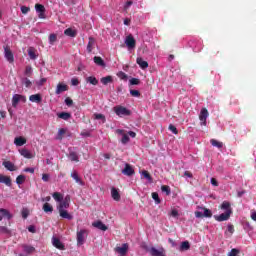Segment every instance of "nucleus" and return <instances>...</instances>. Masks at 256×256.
Masks as SVG:
<instances>
[{
  "label": "nucleus",
  "instance_id": "nucleus-13",
  "mask_svg": "<svg viewBox=\"0 0 256 256\" xmlns=\"http://www.w3.org/2000/svg\"><path fill=\"white\" fill-rule=\"evenodd\" d=\"M4 57L8 63H13L15 61V57L13 56V52L8 47L4 48Z\"/></svg>",
  "mask_w": 256,
  "mask_h": 256
},
{
  "label": "nucleus",
  "instance_id": "nucleus-46",
  "mask_svg": "<svg viewBox=\"0 0 256 256\" xmlns=\"http://www.w3.org/2000/svg\"><path fill=\"white\" fill-rule=\"evenodd\" d=\"M63 135H65V129L61 128V129L58 130V134L56 136V139L58 141H61V139H63Z\"/></svg>",
  "mask_w": 256,
  "mask_h": 256
},
{
  "label": "nucleus",
  "instance_id": "nucleus-31",
  "mask_svg": "<svg viewBox=\"0 0 256 256\" xmlns=\"http://www.w3.org/2000/svg\"><path fill=\"white\" fill-rule=\"evenodd\" d=\"M59 119H63V121H69V118L71 117V113L69 112H61L58 113Z\"/></svg>",
  "mask_w": 256,
  "mask_h": 256
},
{
  "label": "nucleus",
  "instance_id": "nucleus-57",
  "mask_svg": "<svg viewBox=\"0 0 256 256\" xmlns=\"http://www.w3.org/2000/svg\"><path fill=\"white\" fill-rule=\"evenodd\" d=\"M0 233L9 234V233H11V231H9V229L5 226H0Z\"/></svg>",
  "mask_w": 256,
  "mask_h": 256
},
{
  "label": "nucleus",
  "instance_id": "nucleus-10",
  "mask_svg": "<svg viewBox=\"0 0 256 256\" xmlns=\"http://www.w3.org/2000/svg\"><path fill=\"white\" fill-rule=\"evenodd\" d=\"M127 251H129V244L124 243L120 247L115 248V252L118 253L120 256L127 255Z\"/></svg>",
  "mask_w": 256,
  "mask_h": 256
},
{
  "label": "nucleus",
  "instance_id": "nucleus-30",
  "mask_svg": "<svg viewBox=\"0 0 256 256\" xmlns=\"http://www.w3.org/2000/svg\"><path fill=\"white\" fill-rule=\"evenodd\" d=\"M93 47H95V38L89 37V41H88V45H87L88 53H91V51H93Z\"/></svg>",
  "mask_w": 256,
  "mask_h": 256
},
{
  "label": "nucleus",
  "instance_id": "nucleus-25",
  "mask_svg": "<svg viewBox=\"0 0 256 256\" xmlns=\"http://www.w3.org/2000/svg\"><path fill=\"white\" fill-rule=\"evenodd\" d=\"M29 101H31V103H41L42 98H41V94H33L29 97Z\"/></svg>",
  "mask_w": 256,
  "mask_h": 256
},
{
  "label": "nucleus",
  "instance_id": "nucleus-11",
  "mask_svg": "<svg viewBox=\"0 0 256 256\" xmlns=\"http://www.w3.org/2000/svg\"><path fill=\"white\" fill-rule=\"evenodd\" d=\"M35 10H36V13H38L39 19H46L45 6H43V4H36Z\"/></svg>",
  "mask_w": 256,
  "mask_h": 256
},
{
  "label": "nucleus",
  "instance_id": "nucleus-60",
  "mask_svg": "<svg viewBox=\"0 0 256 256\" xmlns=\"http://www.w3.org/2000/svg\"><path fill=\"white\" fill-rule=\"evenodd\" d=\"M210 183H211V185H213V187L219 186V183L217 182V179H215V178H211Z\"/></svg>",
  "mask_w": 256,
  "mask_h": 256
},
{
  "label": "nucleus",
  "instance_id": "nucleus-15",
  "mask_svg": "<svg viewBox=\"0 0 256 256\" xmlns=\"http://www.w3.org/2000/svg\"><path fill=\"white\" fill-rule=\"evenodd\" d=\"M122 174L126 175L127 177H131L132 175H135V170H133V167L129 164H125V168L122 170Z\"/></svg>",
  "mask_w": 256,
  "mask_h": 256
},
{
  "label": "nucleus",
  "instance_id": "nucleus-56",
  "mask_svg": "<svg viewBox=\"0 0 256 256\" xmlns=\"http://www.w3.org/2000/svg\"><path fill=\"white\" fill-rule=\"evenodd\" d=\"M117 75H118L119 79H123V80L127 79V74H125V72H123V71L118 72Z\"/></svg>",
  "mask_w": 256,
  "mask_h": 256
},
{
  "label": "nucleus",
  "instance_id": "nucleus-42",
  "mask_svg": "<svg viewBox=\"0 0 256 256\" xmlns=\"http://www.w3.org/2000/svg\"><path fill=\"white\" fill-rule=\"evenodd\" d=\"M24 74L26 75V77H31V75H33V67L26 66Z\"/></svg>",
  "mask_w": 256,
  "mask_h": 256
},
{
  "label": "nucleus",
  "instance_id": "nucleus-17",
  "mask_svg": "<svg viewBox=\"0 0 256 256\" xmlns=\"http://www.w3.org/2000/svg\"><path fill=\"white\" fill-rule=\"evenodd\" d=\"M25 143H27V139H25L22 136L16 137L14 139V145H16V147H23V145H25Z\"/></svg>",
  "mask_w": 256,
  "mask_h": 256
},
{
  "label": "nucleus",
  "instance_id": "nucleus-28",
  "mask_svg": "<svg viewBox=\"0 0 256 256\" xmlns=\"http://www.w3.org/2000/svg\"><path fill=\"white\" fill-rule=\"evenodd\" d=\"M8 171H15V164L11 161H4L2 164Z\"/></svg>",
  "mask_w": 256,
  "mask_h": 256
},
{
  "label": "nucleus",
  "instance_id": "nucleus-23",
  "mask_svg": "<svg viewBox=\"0 0 256 256\" xmlns=\"http://www.w3.org/2000/svg\"><path fill=\"white\" fill-rule=\"evenodd\" d=\"M64 91H67V85L59 83L56 87V95H61Z\"/></svg>",
  "mask_w": 256,
  "mask_h": 256
},
{
  "label": "nucleus",
  "instance_id": "nucleus-16",
  "mask_svg": "<svg viewBox=\"0 0 256 256\" xmlns=\"http://www.w3.org/2000/svg\"><path fill=\"white\" fill-rule=\"evenodd\" d=\"M3 217H6L8 220L11 219L13 216L9 212V210L5 208H0V221H3Z\"/></svg>",
  "mask_w": 256,
  "mask_h": 256
},
{
  "label": "nucleus",
  "instance_id": "nucleus-26",
  "mask_svg": "<svg viewBox=\"0 0 256 256\" xmlns=\"http://www.w3.org/2000/svg\"><path fill=\"white\" fill-rule=\"evenodd\" d=\"M71 177L72 179H74V181H76V183H78V185H81V186L85 185V183L81 181V178H79V174L77 173V171H73L71 173Z\"/></svg>",
  "mask_w": 256,
  "mask_h": 256
},
{
  "label": "nucleus",
  "instance_id": "nucleus-21",
  "mask_svg": "<svg viewBox=\"0 0 256 256\" xmlns=\"http://www.w3.org/2000/svg\"><path fill=\"white\" fill-rule=\"evenodd\" d=\"M136 63L139 65L140 69H147V67H149V63H147V61L143 60L141 57L136 59Z\"/></svg>",
  "mask_w": 256,
  "mask_h": 256
},
{
  "label": "nucleus",
  "instance_id": "nucleus-20",
  "mask_svg": "<svg viewBox=\"0 0 256 256\" xmlns=\"http://www.w3.org/2000/svg\"><path fill=\"white\" fill-rule=\"evenodd\" d=\"M20 155L24 157L25 159H33V154L25 148L19 150Z\"/></svg>",
  "mask_w": 256,
  "mask_h": 256
},
{
  "label": "nucleus",
  "instance_id": "nucleus-63",
  "mask_svg": "<svg viewBox=\"0 0 256 256\" xmlns=\"http://www.w3.org/2000/svg\"><path fill=\"white\" fill-rule=\"evenodd\" d=\"M171 216L172 217H179V211H177L176 209H173L172 211H171Z\"/></svg>",
  "mask_w": 256,
  "mask_h": 256
},
{
  "label": "nucleus",
  "instance_id": "nucleus-51",
  "mask_svg": "<svg viewBox=\"0 0 256 256\" xmlns=\"http://www.w3.org/2000/svg\"><path fill=\"white\" fill-rule=\"evenodd\" d=\"M94 118L97 120H102V123H105V115L103 114H94Z\"/></svg>",
  "mask_w": 256,
  "mask_h": 256
},
{
  "label": "nucleus",
  "instance_id": "nucleus-40",
  "mask_svg": "<svg viewBox=\"0 0 256 256\" xmlns=\"http://www.w3.org/2000/svg\"><path fill=\"white\" fill-rule=\"evenodd\" d=\"M28 56L32 61H35V59H37V54H35V50L33 48L28 49Z\"/></svg>",
  "mask_w": 256,
  "mask_h": 256
},
{
  "label": "nucleus",
  "instance_id": "nucleus-3",
  "mask_svg": "<svg viewBox=\"0 0 256 256\" xmlns=\"http://www.w3.org/2000/svg\"><path fill=\"white\" fill-rule=\"evenodd\" d=\"M198 209H201L203 212L196 211L195 212L196 219H201V217H207V218L213 217V213L211 212V210L203 207H198Z\"/></svg>",
  "mask_w": 256,
  "mask_h": 256
},
{
  "label": "nucleus",
  "instance_id": "nucleus-64",
  "mask_svg": "<svg viewBox=\"0 0 256 256\" xmlns=\"http://www.w3.org/2000/svg\"><path fill=\"white\" fill-rule=\"evenodd\" d=\"M131 5H133V1H127L126 4L124 5V9H129V7H131Z\"/></svg>",
  "mask_w": 256,
  "mask_h": 256
},
{
  "label": "nucleus",
  "instance_id": "nucleus-14",
  "mask_svg": "<svg viewBox=\"0 0 256 256\" xmlns=\"http://www.w3.org/2000/svg\"><path fill=\"white\" fill-rule=\"evenodd\" d=\"M22 249L24 253H20L18 256H27L31 255V253H35V247L33 246L23 245Z\"/></svg>",
  "mask_w": 256,
  "mask_h": 256
},
{
  "label": "nucleus",
  "instance_id": "nucleus-53",
  "mask_svg": "<svg viewBox=\"0 0 256 256\" xmlns=\"http://www.w3.org/2000/svg\"><path fill=\"white\" fill-rule=\"evenodd\" d=\"M129 83H130V85H139V83H141V81H139V79H137V78H131L129 80Z\"/></svg>",
  "mask_w": 256,
  "mask_h": 256
},
{
  "label": "nucleus",
  "instance_id": "nucleus-7",
  "mask_svg": "<svg viewBox=\"0 0 256 256\" xmlns=\"http://www.w3.org/2000/svg\"><path fill=\"white\" fill-rule=\"evenodd\" d=\"M231 210H228L220 215H215L214 219L219 222L228 221L229 217H231Z\"/></svg>",
  "mask_w": 256,
  "mask_h": 256
},
{
  "label": "nucleus",
  "instance_id": "nucleus-4",
  "mask_svg": "<svg viewBox=\"0 0 256 256\" xmlns=\"http://www.w3.org/2000/svg\"><path fill=\"white\" fill-rule=\"evenodd\" d=\"M147 251L151 256H167L165 252V248L163 247H160V248L151 247L147 249Z\"/></svg>",
  "mask_w": 256,
  "mask_h": 256
},
{
  "label": "nucleus",
  "instance_id": "nucleus-32",
  "mask_svg": "<svg viewBox=\"0 0 256 256\" xmlns=\"http://www.w3.org/2000/svg\"><path fill=\"white\" fill-rule=\"evenodd\" d=\"M94 63L96 65H98L99 67H105V61L103 60V58H101L99 56L94 57Z\"/></svg>",
  "mask_w": 256,
  "mask_h": 256
},
{
  "label": "nucleus",
  "instance_id": "nucleus-35",
  "mask_svg": "<svg viewBox=\"0 0 256 256\" xmlns=\"http://www.w3.org/2000/svg\"><path fill=\"white\" fill-rule=\"evenodd\" d=\"M69 159L70 161H75L76 163H79V155H77V152L71 151L69 153Z\"/></svg>",
  "mask_w": 256,
  "mask_h": 256
},
{
  "label": "nucleus",
  "instance_id": "nucleus-18",
  "mask_svg": "<svg viewBox=\"0 0 256 256\" xmlns=\"http://www.w3.org/2000/svg\"><path fill=\"white\" fill-rule=\"evenodd\" d=\"M52 244L54 247H56V249H65V245H63V243L61 242V240H59V238H52Z\"/></svg>",
  "mask_w": 256,
  "mask_h": 256
},
{
  "label": "nucleus",
  "instance_id": "nucleus-1",
  "mask_svg": "<svg viewBox=\"0 0 256 256\" xmlns=\"http://www.w3.org/2000/svg\"><path fill=\"white\" fill-rule=\"evenodd\" d=\"M69 209V203L62 200L59 202V205L57 206L58 213L62 219H68V221H71L73 219V215L69 214L67 211Z\"/></svg>",
  "mask_w": 256,
  "mask_h": 256
},
{
  "label": "nucleus",
  "instance_id": "nucleus-5",
  "mask_svg": "<svg viewBox=\"0 0 256 256\" xmlns=\"http://www.w3.org/2000/svg\"><path fill=\"white\" fill-rule=\"evenodd\" d=\"M76 239H77V245L79 246L85 245V239H87V230L82 229L78 231Z\"/></svg>",
  "mask_w": 256,
  "mask_h": 256
},
{
  "label": "nucleus",
  "instance_id": "nucleus-33",
  "mask_svg": "<svg viewBox=\"0 0 256 256\" xmlns=\"http://www.w3.org/2000/svg\"><path fill=\"white\" fill-rule=\"evenodd\" d=\"M100 83H102V85H109V83H113V77L111 76H106L101 78Z\"/></svg>",
  "mask_w": 256,
  "mask_h": 256
},
{
  "label": "nucleus",
  "instance_id": "nucleus-48",
  "mask_svg": "<svg viewBox=\"0 0 256 256\" xmlns=\"http://www.w3.org/2000/svg\"><path fill=\"white\" fill-rule=\"evenodd\" d=\"M161 191L162 193H166V195H171V188L167 185H163Z\"/></svg>",
  "mask_w": 256,
  "mask_h": 256
},
{
  "label": "nucleus",
  "instance_id": "nucleus-6",
  "mask_svg": "<svg viewBox=\"0 0 256 256\" xmlns=\"http://www.w3.org/2000/svg\"><path fill=\"white\" fill-rule=\"evenodd\" d=\"M27 101V97L21 94H14L12 97V107H17L19 103H25Z\"/></svg>",
  "mask_w": 256,
  "mask_h": 256
},
{
  "label": "nucleus",
  "instance_id": "nucleus-50",
  "mask_svg": "<svg viewBox=\"0 0 256 256\" xmlns=\"http://www.w3.org/2000/svg\"><path fill=\"white\" fill-rule=\"evenodd\" d=\"M21 214L24 219H27L29 217V209L23 208Z\"/></svg>",
  "mask_w": 256,
  "mask_h": 256
},
{
  "label": "nucleus",
  "instance_id": "nucleus-8",
  "mask_svg": "<svg viewBox=\"0 0 256 256\" xmlns=\"http://www.w3.org/2000/svg\"><path fill=\"white\" fill-rule=\"evenodd\" d=\"M207 117H209V111H207V108H203L200 111L199 119H200V125H207Z\"/></svg>",
  "mask_w": 256,
  "mask_h": 256
},
{
  "label": "nucleus",
  "instance_id": "nucleus-24",
  "mask_svg": "<svg viewBox=\"0 0 256 256\" xmlns=\"http://www.w3.org/2000/svg\"><path fill=\"white\" fill-rule=\"evenodd\" d=\"M111 196L114 201H121V195L119 194V191H117V188L111 189Z\"/></svg>",
  "mask_w": 256,
  "mask_h": 256
},
{
  "label": "nucleus",
  "instance_id": "nucleus-54",
  "mask_svg": "<svg viewBox=\"0 0 256 256\" xmlns=\"http://www.w3.org/2000/svg\"><path fill=\"white\" fill-rule=\"evenodd\" d=\"M29 11H31V9L27 6H21V12L23 13V15H27V13H29Z\"/></svg>",
  "mask_w": 256,
  "mask_h": 256
},
{
  "label": "nucleus",
  "instance_id": "nucleus-19",
  "mask_svg": "<svg viewBox=\"0 0 256 256\" xmlns=\"http://www.w3.org/2000/svg\"><path fill=\"white\" fill-rule=\"evenodd\" d=\"M93 227H95L96 229H99L100 231H107V225H105L103 222L101 221H96L92 223Z\"/></svg>",
  "mask_w": 256,
  "mask_h": 256
},
{
  "label": "nucleus",
  "instance_id": "nucleus-55",
  "mask_svg": "<svg viewBox=\"0 0 256 256\" xmlns=\"http://www.w3.org/2000/svg\"><path fill=\"white\" fill-rule=\"evenodd\" d=\"M142 175H143L144 179H147L148 181H151V175L149 174V172L144 170L142 172Z\"/></svg>",
  "mask_w": 256,
  "mask_h": 256
},
{
  "label": "nucleus",
  "instance_id": "nucleus-45",
  "mask_svg": "<svg viewBox=\"0 0 256 256\" xmlns=\"http://www.w3.org/2000/svg\"><path fill=\"white\" fill-rule=\"evenodd\" d=\"M17 185H23L25 183V175H19L16 178Z\"/></svg>",
  "mask_w": 256,
  "mask_h": 256
},
{
  "label": "nucleus",
  "instance_id": "nucleus-44",
  "mask_svg": "<svg viewBox=\"0 0 256 256\" xmlns=\"http://www.w3.org/2000/svg\"><path fill=\"white\" fill-rule=\"evenodd\" d=\"M56 41H57V34H50L49 35V44L55 45Z\"/></svg>",
  "mask_w": 256,
  "mask_h": 256
},
{
  "label": "nucleus",
  "instance_id": "nucleus-2",
  "mask_svg": "<svg viewBox=\"0 0 256 256\" xmlns=\"http://www.w3.org/2000/svg\"><path fill=\"white\" fill-rule=\"evenodd\" d=\"M113 111L118 117H129V115H131V110L121 105L115 106Z\"/></svg>",
  "mask_w": 256,
  "mask_h": 256
},
{
  "label": "nucleus",
  "instance_id": "nucleus-39",
  "mask_svg": "<svg viewBox=\"0 0 256 256\" xmlns=\"http://www.w3.org/2000/svg\"><path fill=\"white\" fill-rule=\"evenodd\" d=\"M64 35H67V37H75L77 35V32H75V30H73L71 28H67L64 31Z\"/></svg>",
  "mask_w": 256,
  "mask_h": 256
},
{
  "label": "nucleus",
  "instance_id": "nucleus-34",
  "mask_svg": "<svg viewBox=\"0 0 256 256\" xmlns=\"http://www.w3.org/2000/svg\"><path fill=\"white\" fill-rule=\"evenodd\" d=\"M21 83H22V85H25L27 87V89H30L31 85H33L31 80H29V78H27V77L21 78Z\"/></svg>",
  "mask_w": 256,
  "mask_h": 256
},
{
  "label": "nucleus",
  "instance_id": "nucleus-59",
  "mask_svg": "<svg viewBox=\"0 0 256 256\" xmlns=\"http://www.w3.org/2000/svg\"><path fill=\"white\" fill-rule=\"evenodd\" d=\"M50 175L49 174H43L42 175V181H44L45 183H47L50 179Z\"/></svg>",
  "mask_w": 256,
  "mask_h": 256
},
{
  "label": "nucleus",
  "instance_id": "nucleus-58",
  "mask_svg": "<svg viewBox=\"0 0 256 256\" xmlns=\"http://www.w3.org/2000/svg\"><path fill=\"white\" fill-rule=\"evenodd\" d=\"M71 85H73V87H77V85H79V79L72 78L71 79Z\"/></svg>",
  "mask_w": 256,
  "mask_h": 256
},
{
  "label": "nucleus",
  "instance_id": "nucleus-41",
  "mask_svg": "<svg viewBox=\"0 0 256 256\" xmlns=\"http://www.w3.org/2000/svg\"><path fill=\"white\" fill-rule=\"evenodd\" d=\"M87 83H90L91 85H98L99 80H97V78L93 77V76H89L86 79Z\"/></svg>",
  "mask_w": 256,
  "mask_h": 256
},
{
  "label": "nucleus",
  "instance_id": "nucleus-49",
  "mask_svg": "<svg viewBox=\"0 0 256 256\" xmlns=\"http://www.w3.org/2000/svg\"><path fill=\"white\" fill-rule=\"evenodd\" d=\"M130 95L132 97H141V92L139 90H130Z\"/></svg>",
  "mask_w": 256,
  "mask_h": 256
},
{
  "label": "nucleus",
  "instance_id": "nucleus-61",
  "mask_svg": "<svg viewBox=\"0 0 256 256\" xmlns=\"http://www.w3.org/2000/svg\"><path fill=\"white\" fill-rule=\"evenodd\" d=\"M237 253H239V250H237V249H232V250L229 252L228 256H237Z\"/></svg>",
  "mask_w": 256,
  "mask_h": 256
},
{
  "label": "nucleus",
  "instance_id": "nucleus-62",
  "mask_svg": "<svg viewBox=\"0 0 256 256\" xmlns=\"http://www.w3.org/2000/svg\"><path fill=\"white\" fill-rule=\"evenodd\" d=\"M65 104L68 106V107H71V105H73V100L71 98H66L65 99Z\"/></svg>",
  "mask_w": 256,
  "mask_h": 256
},
{
  "label": "nucleus",
  "instance_id": "nucleus-27",
  "mask_svg": "<svg viewBox=\"0 0 256 256\" xmlns=\"http://www.w3.org/2000/svg\"><path fill=\"white\" fill-rule=\"evenodd\" d=\"M117 133H119V135H122L121 143H123V145H127V142L129 141V135L123 134V130L121 129H118Z\"/></svg>",
  "mask_w": 256,
  "mask_h": 256
},
{
  "label": "nucleus",
  "instance_id": "nucleus-29",
  "mask_svg": "<svg viewBox=\"0 0 256 256\" xmlns=\"http://www.w3.org/2000/svg\"><path fill=\"white\" fill-rule=\"evenodd\" d=\"M191 249V244L189 241H183L179 247V251H189Z\"/></svg>",
  "mask_w": 256,
  "mask_h": 256
},
{
  "label": "nucleus",
  "instance_id": "nucleus-12",
  "mask_svg": "<svg viewBox=\"0 0 256 256\" xmlns=\"http://www.w3.org/2000/svg\"><path fill=\"white\" fill-rule=\"evenodd\" d=\"M125 45L128 49H135L136 41L135 38H133V35L126 36Z\"/></svg>",
  "mask_w": 256,
  "mask_h": 256
},
{
  "label": "nucleus",
  "instance_id": "nucleus-38",
  "mask_svg": "<svg viewBox=\"0 0 256 256\" xmlns=\"http://www.w3.org/2000/svg\"><path fill=\"white\" fill-rule=\"evenodd\" d=\"M43 211H44V213H53V206H51V204L46 202L43 205Z\"/></svg>",
  "mask_w": 256,
  "mask_h": 256
},
{
  "label": "nucleus",
  "instance_id": "nucleus-36",
  "mask_svg": "<svg viewBox=\"0 0 256 256\" xmlns=\"http://www.w3.org/2000/svg\"><path fill=\"white\" fill-rule=\"evenodd\" d=\"M52 197L55 201H57V203H61L63 201V195H61L59 192H54Z\"/></svg>",
  "mask_w": 256,
  "mask_h": 256
},
{
  "label": "nucleus",
  "instance_id": "nucleus-52",
  "mask_svg": "<svg viewBox=\"0 0 256 256\" xmlns=\"http://www.w3.org/2000/svg\"><path fill=\"white\" fill-rule=\"evenodd\" d=\"M169 131H171L174 135H177L179 131H177V127H175L173 124L169 125Z\"/></svg>",
  "mask_w": 256,
  "mask_h": 256
},
{
  "label": "nucleus",
  "instance_id": "nucleus-47",
  "mask_svg": "<svg viewBox=\"0 0 256 256\" xmlns=\"http://www.w3.org/2000/svg\"><path fill=\"white\" fill-rule=\"evenodd\" d=\"M221 209L224 211H231V204L229 202H223L221 204Z\"/></svg>",
  "mask_w": 256,
  "mask_h": 256
},
{
  "label": "nucleus",
  "instance_id": "nucleus-22",
  "mask_svg": "<svg viewBox=\"0 0 256 256\" xmlns=\"http://www.w3.org/2000/svg\"><path fill=\"white\" fill-rule=\"evenodd\" d=\"M0 183H4L7 187H11V177L0 174Z\"/></svg>",
  "mask_w": 256,
  "mask_h": 256
},
{
  "label": "nucleus",
  "instance_id": "nucleus-37",
  "mask_svg": "<svg viewBox=\"0 0 256 256\" xmlns=\"http://www.w3.org/2000/svg\"><path fill=\"white\" fill-rule=\"evenodd\" d=\"M210 143L212 147H217V149H221L223 147V142H219L215 139H211Z\"/></svg>",
  "mask_w": 256,
  "mask_h": 256
},
{
  "label": "nucleus",
  "instance_id": "nucleus-9",
  "mask_svg": "<svg viewBox=\"0 0 256 256\" xmlns=\"http://www.w3.org/2000/svg\"><path fill=\"white\" fill-rule=\"evenodd\" d=\"M190 45L193 47V51L195 53H199V51H201V49H203V41H201V40H192L190 42Z\"/></svg>",
  "mask_w": 256,
  "mask_h": 256
},
{
  "label": "nucleus",
  "instance_id": "nucleus-43",
  "mask_svg": "<svg viewBox=\"0 0 256 256\" xmlns=\"http://www.w3.org/2000/svg\"><path fill=\"white\" fill-rule=\"evenodd\" d=\"M152 199L155 201L156 205L161 203V199L159 198V194L157 192L152 193Z\"/></svg>",
  "mask_w": 256,
  "mask_h": 256
}]
</instances>
